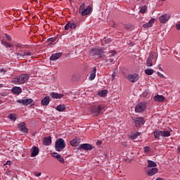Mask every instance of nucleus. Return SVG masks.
<instances>
[{"label": "nucleus", "instance_id": "nucleus-1", "mask_svg": "<svg viewBox=\"0 0 180 180\" xmlns=\"http://www.w3.org/2000/svg\"><path fill=\"white\" fill-rule=\"evenodd\" d=\"M29 80V75L24 74L20 75L18 77H15L13 79L12 82L15 85H22V84H25L27 81Z\"/></svg>", "mask_w": 180, "mask_h": 180}, {"label": "nucleus", "instance_id": "nucleus-2", "mask_svg": "<svg viewBox=\"0 0 180 180\" xmlns=\"http://www.w3.org/2000/svg\"><path fill=\"white\" fill-rule=\"evenodd\" d=\"M147 109V102L143 101L138 103L135 107V112L136 113H143Z\"/></svg>", "mask_w": 180, "mask_h": 180}, {"label": "nucleus", "instance_id": "nucleus-3", "mask_svg": "<svg viewBox=\"0 0 180 180\" xmlns=\"http://www.w3.org/2000/svg\"><path fill=\"white\" fill-rule=\"evenodd\" d=\"M55 148L56 151H63L65 148V141L63 139H58L56 140Z\"/></svg>", "mask_w": 180, "mask_h": 180}, {"label": "nucleus", "instance_id": "nucleus-4", "mask_svg": "<svg viewBox=\"0 0 180 180\" xmlns=\"http://www.w3.org/2000/svg\"><path fill=\"white\" fill-rule=\"evenodd\" d=\"M91 56H95L97 58H103L105 55H103V51L102 49H92L90 52Z\"/></svg>", "mask_w": 180, "mask_h": 180}, {"label": "nucleus", "instance_id": "nucleus-5", "mask_svg": "<svg viewBox=\"0 0 180 180\" xmlns=\"http://www.w3.org/2000/svg\"><path fill=\"white\" fill-rule=\"evenodd\" d=\"M18 103H21L24 106H29V105H32L33 103V99L32 98H25L22 100H17Z\"/></svg>", "mask_w": 180, "mask_h": 180}, {"label": "nucleus", "instance_id": "nucleus-6", "mask_svg": "<svg viewBox=\"0 0 180 180\" xmlns=\"http://www.w3.org/2000/svg\"><path fill=\"white\" fill-rule=\"evenodd\" d=\"M134 122L135 123L136 127H139V126H143L146 123V120L143 117H139L134 119Z\"/></svg>", "mask_w": 180, "mask_h": 180}, {"label": "nucleus", "instance_id": "nucleus-7", "mask_svg": "<svg viewBox=\"0 0 180 180\" xmlns=\"http://www.w3.org/2000/svg\"><path fill=\"white\" fill-rule=\"evenodd\" d=\"M16 56L19 60H22L23 58H27V56H32V52L25 51L24 53H17Z\"/></svg>", "mask_w": 180, "mask_h": 180}, {"label": "nucleus", "instance_id": "nucleus-8", "mask_svg": "<svg viewBox=\"0 0 180 180\" xmlns=\"http://www.w3.org/2000/svg\"><path fill=\"white\" fill-rule=\"evenodd\" d=\"M127 79H129L130 82H137V81H139V75H137L136 73L129 75L127 76Z\"/></svg>", "mask_w": 180, "mask_h": 180}, {"label": "nucleus", "instance_id": "nucleus-9", "mask_svg": "<svg viewBox=\"0 0 180 180\" xmlns=\"http://www.w3.org/2000/svg\"><path fill=\"white\" fill-rule=\"evenodd\" d=\"M165 99L166 98L165 97H164V96L160 94H157L153 97V101H155V102H157L158 103L165 102Z\"/></svg>", "mask_w": 180, "mask_h": 180}, {"label": "nucleus", "instance_id": "nucleus-10", "mask_svg": "<svg viewBox=\"0 0 180 180\" xmlns=\"http://www.w3.org/2000/svg\"><path fill=\"white\" fill-rule=\"evenodd\" d=\"M170 18L169 15L163 14L159 18V20L160 23H167V22L169 20Z\"/></svg>", "mask_w": 180, "mask_h": 180}, {"label": "nucleus", "instance_id": "nucleus-11", "mask_svg": "<svg viewBox=\"0 0 180 180\" xmlns=\"http://www.w3.org/2000/svg\"><path fill=\"white\" fill-rule=\"evenodd\" d=\"M61 56H63V53L61 52L53 53L51 56L50 60L51 61H57V60H58Z\"/></svg>", "mask_w": 180, "mask_h": 180}, {"label": "nucleus", "instance_id": "nucleus-12", "mask_svg": "<svg viewBox=\"0 0 180 180\" xmlns=\"http://www.w3.org/2000/svg\"><path fill=\"white\" fill-rule=\"evenodd\" d=\"M11 92L14 95H20V94H22V88L19 86H14L12 88Z\"/></svg>", "mask_w": 180, "mask_h": 180}, {"label": "nucleus", "instance_id": "nucleus-13", "mask_svg": "<svg viewBox=\"0 0 180 180\" xmlns=\"http://www.w3.org/2000/svg\"><path fill=\"white\" fill-rule=\"evenodd\" d=\"M104 108L103 105H98L97 110H92L93 115H94V116H98V115L102 113V110H103Z\"/></svg>", "mask_w": 180, "mask_h": 180}, {"label": "nucleus", "instance_id": "nucleus-14", "mask_svg": "<svg viewBox=\"0 0 180 180\" xmlns=\"http://www.w3.org/2000/svg\"><path fill=\"white\" fill-rule=\"evenodd\" d=\"M79 148H82L83 150H86L87 151H91V150H92V146L89 143H83L79 145Z\"/></svg>", "mask_w": 180, "mask_h": 180}, {"label": "nucleus", "instance_id": "nucleus-15", "mask_svg": "<svg viewBox=\"0 0 180 180\" xmlns=\"http://www.w3.org/2000/svg\"><path fill=\"white\" fill-rule=\"evenodd\" d=\"M155 22V18H152L148 21V22L144 24L143 25V27H144V29H148V27H151L153 25H154Z\"/></svg>", "mask_w": 180, "mask_h": 180}, {"label": "nucleus", "instance_id": "nucleus-16", "mask_svg": "<svg viewBox=\"0 0 180 180\" xmlns=\"http://www.w3.org/2000/svg\"><path fill=\"white\" fill-rule=\"evenodd\" d=\"M39 147L34 146L31 150V156L32 157H36L37 155H39Z\"/></svg>", "mask_w": 180, "mask_h": 180}, {"label": "nucleus", "instance_id": "nucleus-17", "mask_svg": "<svg viewBox=\"0 0 180 180\" xmlns=\"http://www.w3.org/2000/svg\"><path fill=\"white\" fill-rule=\"evenodd\" d=\"M18 129L21 131V133H27V128L25 125V122H21L18 124Z\"/></svg>", "mask_w": 180, "mask_h": 180}, {"label": "nucleus", "instance_id": "nucleus-18", "mask_svg": "<svg viewBox=\"0 0 180 180\" xmlns=\"http://www.w3.org/2000/svg\"><path fill=\"white\" fill-rule=\"evenodd\" d=\"M51 96L53 98V99H61V98H64V94L53 92L51 94Z\"/></svg>", "mask_w": 180, "mask_h": 180}, {"label": "nucleus", "instance_id": "nucleus-19", "mask_svg": "<svg viewBox=\"0 0 180 180\" xmlns=\"http://www.w3.org/2000/svg\"><path fill=\"white\" fill-rule=\"evenodd\" d=\"M49 103H50V96H46L41 101V105H42V106H47Z\"/></svg>", "mask_w": 180, "mask_h": 180}, {"label": "nucleus", "instance_id": "nucleus-20", "mask_svg": "<svg viewBox=\"0 0 180 180\" xmlns=\"http://www.w3.org/2000/svg\"><path fill=\"white\" fill-rule=\"evenodd\" d=\"M91 12V6H88L86 8H84L81 13H79L82 16H86V15H89Z\"/></svg>", "mask_w": 180, "mask_h": 180}, {"label": "nucleus", "instance_id": "nucleus-21", "mask_svg": "<svg viewBox=\"0 0 180 180\" xmlns=\"http://www.w3.org/2000/svg\"><path fill=\"white\" fill-rule=\"evenodd\" d=\"M157 172H158V169L153 167L148 172L147 175H148V176H153V175H155Z\"/></svg>", "mask_w": 180, "mask_h": 180}, {"label": "nucleus", "instance_id": "nucleus-22", "mask_svg": "<svg viewBox=\"0 0 180 180\" xmlns=\"http://www.w3.org/2000/svg\"><path fill=\"white\" fill-rule=\"evenodd\" d=\"M96 77V67H94L93 68L92 72L90 74V76L89 77V81H94Z\"/></svg>", "mask_w": 180, "mask_h": 180}, {"label": "nucleus", "instance_id": "nucleus-23", "mask_svg": "<svg viewBox=\"0 0 180 180\" xmlns=\"http://www.w3.org/2000/svg\"><path fill=\"white\" fill-rule=\"evenodd\" d=\"M70 143L73 147H77V146H79V144L81 143V139L76 138L70 141Z\"/></svg>", "mask_w": 180, "mask_h": 180}, {"label": "nucleus", "instance_id": "nucleus-24", "mask_svg": "<svg viewBox=\"0 0 180 180\" xmlns=\"http://www.w3.org/2000/svg\"><path fill=\"white\" fill-rule=\"evenodd\" d=\"M51 144V136L44 138V146H50Z\"/></svg>", "mask_w": 180, "mask_h": 180}, {"label": "nucleus", "instance_id": "nucleus-25", "mask_svg": "<svg viewBox=\"0 0 180 180\" xmlns=\"http://www.w3.org/2000/svg\"><path fill=\"white\" fill-rule=\"evenodd\" d=\"M160 131H161V137H169V136H171V131H169L163 130Z\"/></svg>", "mask_w": 180, "mask_h": 180}, {"label": "nucleus", "instance_id": "nucleus-26", "mask_svg": "<svg viewBox=\"0 0 180 180\" xmlns=\"http://www.w3.org/2000/svg\"><path fill=\"white\" fill-rule=\"evenodd\" d=\"M148 168H155V167H157V163L153 160H148Z\"/></svg>", "mask_w": 180, "mask_h": 180}, {"label": "nucleus", "instance_id": "nucleus-27", "mask_svg": "<svg viewBox=\"0 0 180 180\" xmlns=\"http://www.w3.org/2000/svg\"><path fill=\"white\" fill-rule=\"evenodd\" d=\"M56 110H58V112H64V110H65V105H59L56 107Z\"/></svg>", "mask_w": 180, "mask_h": 180}, {"label": "nucleus", "instance_id": "nucleus-28", "mask_svg": "<svg viewBox=\"0 0 180 180\" xmlns=\"http://www.w3.org/2000/svg\"><path fill=\"white\" fill-rule=\"evenodd\" d=\"M155 139H160V136H161V131L160 130H155L153 132Z\"/></svg>", "mask_w": 180, "mask_h": 180}, {"label": "nucleus", "instance_id": "nucleus-29", "mask_svg": "<svg viewBox=\"0 0 180 180\" xmlns=\"http://www.w3.org/2000/svg\"><path fill=\"white\" fill-rule=\"evenodd\" d=\"M99 96H101V98H105L106 95H108V91L106 90H102L98 93Z\"/></svg>", "mask_w": 180, "mask_h": 180}, {"label": "nucleus", "instance_id": "nucleus-30", "mask_svg": "<svg viewBox=\"0 0 180 180\" xmlns=\"http://www.w3.org/2000/svg\"><path fill=\"white\" fill-rule=\"evenodd\" d=\"M140 134H141V133L136 132V133L131 135L129 137H130V139H131V140H136V139H137V137H139V136H140Z\"/></svg>", "mask_w": 180, "mask_h": 180}, {"label": "nucleus", "instance_id": "nucleus-31", "mask_svg": "<svg viewBox=\"0 0 180 180\" xmlns=\"http://www.w3.org/2000/svg\"><path fill=\"white\" fill-rule=\"evenodd\" d=\"M145 74H146V75H153L154 74V70L146 69L145 70Z\"/></svg>", "mask_w": 180, "mask_h": 180}, {"label": "nucleus", "instance_id": "nucleus-32", "mask_svg": "<svg viewBox=\"0 0 180 180\" xmlns=\"http://www.w3.org/2000/svg\"><path fill=\"white\" fill-rule=\"evenodd\" d=\"M146 65H147V67H153V60H151V58H147Z\"/></svg>", "mask_w": 180, "mask_h": 180}, {"label": "nucleus", "instance_id": "nucleus-33", "mask_svg": "<svg viewBox=\"0 0 180 180\" xmlns=\"http://www.w3.org/2000/svg\"><path fill=\"white\" fill-rule=\"evenodd\" d=\"M8 119L12 122H15L16 120V115L12 113L8 115Z\"/></svg>", "mask_w": 180, "mask_h": 180}, {"label": "nucleus", "instance_id": "nucleus-34", "mask_svg": "<svg viewBox=\"0 0 180 180\" xmlns=\"http://www.w3.org/2000/svg\"><path fill=\"white\" fill-rule=\"evenodd\" d=\"M147 11V6H143L140 9L141 13H146V11Z\"/></svg>", "mask_w": 180, "mask_h": 180}, {"label": "nucleus", "instance_id": "nucleus-35", "mask_svg": "<svg viewBox=\"0 0 180 180\" xmlns=\"http://www.w3.org/2000/svg\"><path fill=\"white\" fill-rule=\"evenodd\" d=\"M149 57H150V58H151L152 60H155V58H156L157 56H155V53H154V52H150Z\"/></svg>", "mask_w": 180, "mask_h": 180}, {"label": "nucleus", "instance_id": "nucleus-36", "mask_svg": "<svg viewBox=\"0 0 180 180\" xmlns=\"http://www.w3.org/2000/svg\"><path fill=\"white\" fill-rule=\"evenodd\" d=\"M57 160H58V161L60 162H61L62 164H64V162H65V161L64 160V158L62 157L60 155H59V156H58Z\"/></svg>", "mask_w": 180, "mask_h": 180}, {"label": "nucleus", "instance_id": "nucleus-37", "mask_svg": "<svg viewBox=\"0 0 180 180\" xmlns=\"http://www.w3.org/2000/svg\"><path fill=\"white\" fill-rule=\"evenodd\" d=\"M115 56H116V51H115V50L110 51L109 53V56L115 57Z\"/></svg>", "mask_w": 180, "mask_h": 180}, {"label": "nucleus", "instance_id": "nucleus-38", "mask_svg": "<svg viewBox=\"0 0 180 180\" xmlns=\"http://www.w3.org/2000/svg\"><path fill=\"white\" fill-rule=\"evenodd\" d=\"M84 9H85V4H82V5H80L79 8V13H81L82 11H84Z\"/></svg>", "mask_w": 180, "mask_h": 180}, {"label": "nucleus", "instance_id": "nucleus-39", "mask_svg": "<svg viewBox=\"0 0 180 180\" xmlns=\"http://www.w3.org/2000/svg\"><path fill=\"white\" fill-rule=\"evenodd\" d=\"M51 155L53 157V158H56V159H58V158L60 156V155H58V153H52Z\"/></svg>", "mask_w": 180, "mask_h": 180}, {"label": "nucleus", "instance_id": "nucleus-40", "mask_svg": "<svg viewBox=\"0 0 180 180\" xmlns=\"http://www.w3.org/2000/svg\"><path fill=\"white\" fill-rule=\"evenodd\" d=\"M75 27H77V23H70V29H75Z\"/></svg>", "mask_w": 180, "mask_h": 180}, {"label": "nucleus", "instance_id": "nucleus-41", "mask_svg": "<svg viewBox=\"0 0 180 180\" xmlns=\"http://www.w3.org/2000/svg\"><path fill=\"white\" fill-rule=\"evenodd\" d=\"M143 150H144L145 153H150V147L149 146L144 147Z\"/></svg>", "mask_w": 180, "mask_h": 180}, {"label": "nucleus", "instance_id": "nucleus-42", "mask_svg": "<svg viewBox=\"0 0 180 180\" xmlns=\"http://www.w3.org/2000/svg\"><path fill=\"white\" fill-rule=\"evenodd\" d=\"M70 23L68 22L66 24V25L65 26V30H68V29H70Z\"/></svg>", "mask_w": 180, "mask_h": 180}, {"label": "nucleus", "instance_id": "nucleus-43", "mask_svg": "<svg viewBox=\"0 0 180 180\" xmlns=\"http://www.w3.org/2000/svg\"><path fill=\"white\" fill-rule=\"evenodd\" d=\"M48 41H51L52 43H53V41H56V38H49L48 39Z\"/></svg>", "mask_w": 180, "mask_h": 180}, {"label": "nucleus", "instance_id": "nucleus-44", "mask_svg": "<svg viewBox=\"0 0 180 180\" xmlns=\"http://www.w3.org/2000/svg\"><path fill=\"white\" fill-rule=\"evenodd\" d=\"M158 77H160V78H164L165 76H164V75L161 74V72H157Z\"/></svg>", "mask_w": 180, "mask_h": 180}, {"label": "nucleus", "instance_id": "nucleus-45", "mask_svg": "<svg viewBox=\"0 0 180 180\" xmlns=\"http://www.w3.org/2000/svg\"><path fill=\"white\" fill-rule=\"evenodd\" d=\"M176 27L177 30H180V22H179L176 24Z\"/></svg>", "mask_w": 180, "mask_h": 180}, {"label": "nucleus", "instance_id": "nucleus-46", "mask_svg": "<svg viewBox=\"0 0 180 180\" xmlns=\"http://www.w3.org/2000/svg\"><path fill=\"white\" fill-rule=\"evenodd\" d=\"M5 72H6V70H5L4 68L0 69L1 74H5Z\"/></svg>", "mask_w": 180, "mask_h": 180}, {"label": "nucleus", "instance_id": "nucleus-47", "mask_svg": "<svg viewBox=\"0 0 180 180\" xmlns=\"http://www.w3.org/2000/svg\"><path fill=\"white\" fill-rule=\"evenodd\" d=\"M108 61H110V63H113L115 60L113 58L106 59V63H108Z\"/></svg>", "mask_w": 180, "mask_h": 180}, {"label": "nucleus", "instance_id": "nucleus-48", "mask_svg": "<svg viewBox=\"0 0 180 180\" xmlns=\"http://www.w3.org/2000/svg\"><path fill=\"white\" fill-rule=\"evenodd\" d=\"M6 38L7 39V40H12V38L11 37V36L8 35V34H6Z\"/></svg>", "mask_w": 180, "mask_h": 180}, {"label": "nucleus", "instance_id": "nucleus-49", "mask_svg": "<svg viewBox=\"0 0 180 180\" xmlns=\"http://www.w3.org/2000/svg\"><path fill=\"white\" fill-rule=\"evenodd\" d=\"M7 48L11 49V47H12V45L9 43L7 42V44L5 45Z\"/></svg>", "mask_w": 180, "mask_h": 180}, {"label": "nucleus", "instance_id": "nucleus-50", "mask_svg": "<svg viewBox=\"0 0 180 180\" xmlns=\"http://www.w3.org/2000/svg\"><path fill=\"white\" fill-rule=\"evenodd\" d=\"M8 42L6 41L5 40H1V44L4 45V46H6V44H7Z\"/></svg>", "mask_w": 180, "mask_h": 180}, {"label": "nucleus", "instance_id": "nucleus-51", "mask_svg": "<svg viewBox=\"0 0 180 180\" xmlns=\"http://www.w3.org/2000/svg\"><path fill=\"white\" fill-rule=\"evenodd\" d=\"M11 164H12V162L9 160H8L6 163V165H11Z\"/></svg>", "mask_w": 180, "mask_h": 180}, {"label": "nucleus", "instance_id": "nucleus-52", "mask_svg": "<svg viewBox=\"0 0 180 180\" xmlns=\"http://www.w3.org/2000/svg\"><path fill=\"white\" fill-rule=\"evenodd\" d=\"M41 175V172H38V173H36L35 174V176H40Z\"/></svg>", "mask_w": 180, "mask_h": 180}, {"label": "nucleus", "instance_id": "nucleus-53", "mask_svg": "<svg viewBox=\"0 0 180 180\" xmlns=\"http://www.w3.org/2000/svg\"><path fill=\"white\" fill-rule=\"evenodd\" d=\"M158 68L160 70V71H162V68H161V65H158Z\"/></svg>", "mask_w": 180, "mask_h": 180}, {"label": "nucleus", "instance_id": "nucleus-54", "mask_svg": "<svg viewBox=\"0 0 180 180\" xmlns=\"http://www.w3.org/2000/svg\"><path fill=\"white\" fill-rule=\"evenodd\" d=\"M115 77H116V74H115V73H113V74L112 75V79H115Z\"/></svg>", "mask_w": 180, "mask_h": 180}, {"label": "nucleus", "instance_id": "nucleus-55", "mask_svg": "<svg viewBox=\"0 0 180 180\" xmlns=\"http://www.w3.org/2000/svg\"><path fill=\"white\" fill-rule=\"evenodd\" d=\"M177 151H178V154L180 155V148H178Z\"/></svg>", "mask_w": 180, "mask_h": 180}, {"label": "nucleus", "instance_id": "nucleus-56", "mask_svg": "<svg viewBox=\"0 0 180 180\" xmlns=\"http://www.w3.org/2000/svg\"><path fill=\"white\" fill-rule=\"evenodd\" d=\"M155 180H164V179H162V178H158Z\"/></svg>", "mask_w": 180, "mask_h": 180}, {"label": "nucleus", "instance_id": "nucleus-57", "mask_svg": "<svg viewBox=\"0 0 180 180\" xmlns=\"http://www.w3.org/2000/svg\"><path fill=\"white\" fill-rule=\"evenodd\" d=\"M3 85L2 84H0V88H2Z\"/></svg>", "mask_w": 180, "mask_h": 180}, {"label": "nucleus", "instance_id": "nucleus-58", "mask_svg": "<svg viewBox=\"0 0 180 180\" xmlns=\"http://www.w3.org/2000/svg\"><path fill=\"white\" fill-rule=\"evenodd\" d=\"M162 1H165V0H162Z\"/></svg>", "mask_w": 180, "mask_h": 180}]
</instances>
